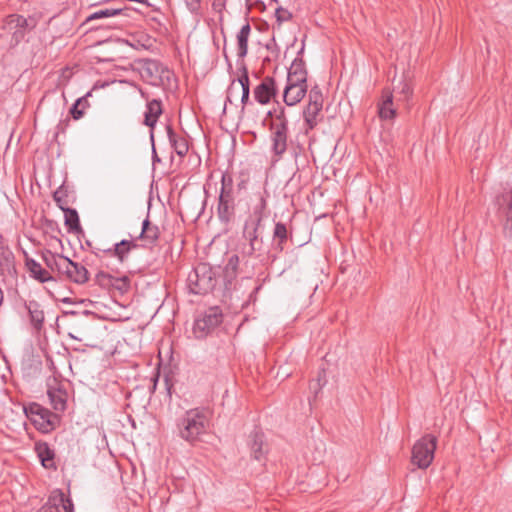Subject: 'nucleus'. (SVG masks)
Returning a JSON list of instances; mask_svg holds the SVG:
<instances>
[{"mask_svg": "<svg viewBox=\"0 0 512 512\" xmlns=\"http://www.w3.org/2000/svg\"><path fill=\"white\" fill-rule=\"evenodd\" d=\"M176 426L178 436L191 445H195L206 434L209 427V419L205 409L193 408L187 410L177 419Z\"/></svg>", "mask_w": 512, "mask_h": 512, "instance_id": "1", "label": "nucleus"}, {"mask_svg": "<svg viewBox=\"0 0 512 512\" xmlns=\"http://www.w3.org/2000/svg\"><path fill=\"white\" fill-rule=\"evenodd\" d=\"M236 190L232 174L224 172L221 177V188L217 198V217L223 225H229L236 217Z\"/></svg>", "mask_w": 512, "mask_h": 512, "instance_id": "2", "label": "nucleus"}, {"mask_svg": "<svg viewBox=\"0 0 512 512\" xmlns=\"http://www.w3.org/2000/svg\"><path fill=\"white\" fill-rule=\"evenodd\" d=\"M217 269H221L220 266ZM216 267L208 263H199L189 273L187 282L189 291L195 295H207L212 293L218 282Z\"/></svg>", "mask_w": 512, "mask_h": 512, "instance_id": "3", "label": "nucleus"}, {"mask_svg": "<svg viewBox=\"0 0 512 512\" xmlns=\"http://www.w3.org/2000/svg\"><path fill=\"white\" fill-rule=\"evenodd\" d=\"M23 411L35 429L43 434L51 433L60 425V416L37 402L24 405Z\"/></svg>", "mask_w": 512, "mask_h": 512, "instance_id": "4", "label": "nucleus"}, {"mask_svg": "<svg viewBox=\"0 0 512 512\" xmlns=\"http://www.w3.org/2000/svg\"><path fill=\"white\" fill-rule=\"evenodd\" d=\"M262 230V225L244 224L243 238L247 241L248 248L243 253L248 257L259 258L261 261L266 258L273 263L277 260V254L269 252L268 245L264 242Z\"/></svg>", "mask_w": 512, "mask_h": 512, "instance_id": "5", "label": "nucleus"}, {"mask_svg": "<svg viewBox=\"0 0 512 512\" xmlns=\"http://www.w3.org/2000/svg\"><path fill=\"white\" fill-rule=\"evenodd\" d=\"M323 103L322 90L318 84H315L308 92V102L302 111L306 134L324 120Z\"/></svg>", "mask_w": 512, "mask_h": 512, "instance_id": "6", "label": "nucleus"}, {"mask_svg": "<svg viewBox=\"0 0 512 512\" xmlns=\"http://www.w3.org/2000/svg\"><path fill=\"white\" fill-rule=\"evenodd\" d=\"M436 447L437 437L425 434L413 445L411 463L419 469L428 468L434 459Z\"/></svg>", "mask_w": 512, "mask_h": 512, "instance_id": "7", "label": "nucleus"}, {"mask_svg": "<svg viewBox=\"0 0 512 512\" xmlns=\"http://www.w3.org/2000/svg\"><path fill=\"white\" fill-rule=\"evenodd\" d=\"M222 322V309L219 306L209 307L195 319L193 333L197 339H204Z\"/></svg>", "mask_w": 512, "mask_h": 512, "instance_id": "8", "label": "nucleus"}, {"mask_svg": "<svg viewBox=\"0 0 512 512\" xmlns=\"http://www.w3.org/2000/svg\"><path fill=\"white\" fill-rule=\"evenodd\" d=\"M139 63H141V76L151 85L169 83L173 76V72L158 60L143 59Z\"/></svg>", "mask_w": 512, "mask_h": 512, "instance_id": "9", "label": "nucleus"}, {"mask_svg": "<svg viewBox=\"0 0 512 512\" xmlns=\"http://www.w3.org/2000/svg\"><path fill=\"white\" fill-rule=\"evenodd\" d=\"M497 216L503 225V234L512 238V190H507L496 196Z\"/></svg>", "mask_w": 512, "mask_h": 512, "instance_id": "10", "label": "nucleus"}, {"mask_svg": "<svg viewBox=\"0 0 512 512\" xmlns=\"http://www.w3.org/2000/svg\"><path fill=\"white\" fill-rule=\"evenodd\" d=\"M139 245L135 240H127L123 239L120 242L113 244L109 248H101L96 247L92 250V254H94L97 258L113 257L116 258L120 263H124L133 249L138 248Z\"/></svg>", "mask_w": 512, "mask_h": 512, "instance_id": "11", "label": "nucleus"}, {"mask_svg": "<svg viewBox=\"0 0 512 512\" xmlns=\"http://www.w3.org/2000/svg\"><path fill=\"white\" fill-rule=\"evenodd\" d=\"M66 268L59 270L58 275L60 279H65L76 284H85L89 281L90 273L87 268L81 263L74 262L68 257L64 259Z\"/></svg>", "mask_w": 512, "mask_h": 512, "instance_id": "12", "label": "nucleus"}, {"mask_svg": "<svg viewBox=\"0 0 512 512\" xmlns=\"http://www.w3.org/2000/svg\"><path fill=\"white\" fill-rule=\"evenodd\" d=\"M254 99L261 105H266L275 100L278 95V87L274 77L265 76L254 88Z\"/></svg>", "mask_w": 512, "mask_h": 512, "instance_id": "13", "label": "nucleus"}, {"mask_svg": "<svg viewBox=\"0 0 512 512\" xmlns=\"http://www.w3.org/2000/svg\"><path fill=\"white\" fill-rule=\"evenodd\" d=\"M247 445L251 451V457L257 461L266 460L268 444L261 428L255 427L248 435Z\"/></svg>", "mask_w": 512, "mask_h": 512, "instance_id": "14", "label": "nucleus"}, {"mask_svg": "<svg viewBox=\"0 0 512 512\" xmlns=\"http://www.w3.org/2000/svg\"><path fill=\"white\" fill-rule=\"evenodd\" d=\"M269 130L271 131V150L273 152V155L276 156L277 159H280L287 151L289 128L285 126H269Z\"/></svg>", "mask_w": 512, "mask_h": 512, "instance_id": "15", "label": "nucleus"}, {"mask_svg": "<svg viewBox=\"0 0 512 512\" xmlns=\"http://www.w3.org/2000/svg\"><path fill=\"white\" fill-rule=\"evenodd\" d=\"M292 230L288 228L284 222H276L273 229L272 241H273V254L277 256L282 253L288 240H292Z\"/></svg>", "mask_w": 512, "mask_h": 512, "instance_id": "16", "label": "nucleus"}, {"mask_svg": "<svg viewBox=\"0 0 512 512\" xmlns=\"http://www.w3.org/2000/svg\"><path fill=\"white\" fill-rule=\"evenodd\" d=\"M307 92V83L302 84L286 81V86L283 90V101L287 106H294L305 97Z\"/></svg>", "mask_w": 512, "mask_h": 512, "instance_id": "17", "label": "nucleus"}, {"mask_svg": "<svg viewBox=\"0 0 512 512\" xmlns=\"http://www.w3.org/2000/svg\"><path fill=\"white\" fill-rule=\"evenodd\" d=\"M15 257L9 246L0 236V275L14 276L16 275Z\"/></svg>", "mask_w": 512, "mask_h": 512, "instance_id": "18", "label": "nucleus"}, {"mask_svg": "<svg viewBox=\"0 0 512 512\" xmlns=\"http://www.w3.org/2000/svg\"><path fill=\"white\" fill-rule=\"evenodd\" d=\"M239 263V256L232 254L222 268L223 296L226 295V292L231 290V286L237 278Z\"/></svg>", "mask_w": 512, "mask_h": 512, "instance_id": "19", "label": "nucleus"}, {"mask_svg": "<svg viewBox=\"0 0 512 512\" xmlns=\"http://www.w3.org/2000/svg\"><path fill=\"white\" fill-rule=\"evenodd\" d=\"M34 450L40 460L41 465L46 469L56 470L55 451L45 441L35 442Z\"/></svg>", "mask_w": 512, "mask_h": 512, "instance_id": "20", "label": "nucleus"}, {"mask_svg": "<svg viewBox=\"0 0 512 512\" xmlns=\"http://www.w3.org/2000/svg\"><path fill=\"white\" fill-rule=\"evenodd\" d=\"M147 109L144 114L143 124L148 126L150 130V139L153 142L154 133L153 129L158 121V118L163 112L162 102L159 99H153L147 103Z\"/></svg>", "mask_w": 512, "mask_h": 512, "instance_id": "21", "label": "nucleus"}, {"mask_svg": "<svg viewBox=\"0 0 512 512\" xmlns=\"http://www.w3.org/2000/svg\"><path fill=\"white\" fill-rule=\"evenodd\" d=\"M24 306L28 311L31 326L37 332L44 328L45 314L39 302L36 300L25 301Z\"/></svg>", "mask_w": 512, "mask_h": 512, "instance_id": "22", "label": "nucleus"}, {"mask_svg": "<svg viewBox=\"0 0 512 512\" xmlns=\"http://www.w3.org/2000/svg\"><path fill=\"white\" fill-rule=\"evenodd\" d=\"M378 115L382 120H392L397 115L393 107V92L389 88L382 90V101L378 103Z\"/></svg>", "mask_w": 512, "mask_h": 512, "instance_id": "23", "label": "nucleus"}, {"mask_svg": "<svg viewBox=\"0 0 512 512\" xmlns=\"http://www.w3.org/2000/svg\"><path fill=\"white\" fill-rule=\"evenodd\" d=\"M160 237L159 227L152 224L149 216L144 219L142 223V229L140 235L136 239H140L145 242L143 247H153Z\"/></svg>", "mask_w": 512, "mask_h": 512, "instance_id": "24", "label": "nucleus"}, {"mask_svg": "<svg viewBox=\"0 0 512 512\" xmlns=\"http://www.w3.org/2000/svg\"><path fill=\"white\" fill-rule=\"evenodd\" d=\"M25 255V267L28 270L30 276L40 283L55 280L50 272L44 269L36 260L30 258L26 252Z\"/></svg>", "mask_w": 512, "mask_h": 512, "instance_id": "25", "label": "nucleus"}, {"mask_svg": "<svg viewBox=\"0 0 512 512\" xmlns=\"http://www.w3.org/2000/svg\"><path fill=\"white\" fill-rule=\"evenodd\" d=\"M308 71L302 57H296L290 65L287 73V81L296 83H307Z\"/></svg>", "mask_w": 512, "mask_h": 512, "instance_id": "26", "label": "nucleus"}, {"mask_svg": "<svg viewBox=\"0 0 512 512\" xmlns=\"http://www.w3.org/2000/svg\"><path fill=\"white\" fill-rule=\"evenodd\" d=\"M166 132L170 145L176 154L180 157H184L189 151V144L186 137L178 135L171 124L166 125Z\"/></svg>", "mask_w": 512, "mask_h": 512, "instance_id": "27", "label": "nucleus"}, {"mask_svg": "<svg viewBox=\"0 0 512 512\" xmlns=\"http://www.w3.org/2000/svg\"><path fill=\"white\" fill-rule=\"evenodd\" d=\"M4 21L8 26L14 25L15 31L12 33L11 42L13 46H17L24 40L26 32L28 31L26 27L20 26L21 24L23 25V15L10 14L6 16Z\"/></svg>", "mask_w": 512, "mask_h": 512, "instance_id": "28", "label": "nucleus"}, {"mask_svg": "<svg viewBox=\"0 0 512 512\" xmlns=\"http://www.w3.org/2000/svg\"><path fill=\"white\" fill-rule=\"evenodd\" d=\"M265 194H267V193L266 192H264V194L259 193V201L253 207L252 214L248 217V219L245 221L244 224L262 225V222L266 216V210H267V199H266Z\"/></svg>", "mask_w": 512, "mask_h": 512, "instance_id": "29", "label": "nucleus"}, {"mask_svg": "<svg viewBox=\"0 0 512 512\" xmlns=\"http://www.w3.org/2000/svg\"><path fill=\"white\" fill-rule=\"evenodd\" d=\"M47 395L55 411L63 412L66 409L67 392L64 388H49Z\"/></svg>", "mask_w": 512, "mask_h": 512, "instance_id": "30", "label": "nucleus"}, {"mask_svg": "<svg viewBox=\"0 0 512 512\" xmlns=\"http://www.w3.org/2000/svg\"><path fill=\"white\" fill-rule=\"evenodd\" d=\"M251 33V26L246 22L238 32L237 38V56L243 60L248 53V40Z\"/></svg>", "mask_w": 512, "mask_h": 512, "instance_id": "31", "label": "nucleus"}, {"mask_svg": "<svg viewBox=\"0 0 512 512\" xmlns=\"http://www.w3.org/2000/svg\"><path fill=\"white\" fill-rule=\"evenodd\" d=\"M64 212V223L70 233H83L80 224L79 215L76 209L67 207L62 210Z\"/></svg>", "mask_w": 512, "mask_h": 512, "instance_id": "32", "label": "nucleus"}, {"mask_svg": "<svg viewBox=\"0 0 512 512\" xmlns=\"http://www.w3.org/2000/svg\"><path fill=\"white\" fill-rule=\"evenodd\" d=\"M66 256L58 253H53L50 250L46 249L42 252V259L46 266L52 271V272H59V270H63L65 268L63 265L65 264Z\"/></svg>", "mask_w": 512, "mask_h": 512, "instance_id": "33", "label": "nucleus"}, {"mask_svg": "<svg viewBox=\"0 0 512 512\" xmlns=\"http://www.w3.org/2000/svg\"><path fill=\"white\" fill-rule=\"evenodd\" d=\"M63 502V491L61 489L53 490L45 504H43L37 512H61L60 503Z\"/></svg>", "mask_w": 512, "mask_h": 512, "instance_id": "34", "label": "nucleus"}, {"mask_svg": "<svg viewBox=\"0 0 512 512\" xmlns=\"http://www.w3.org/2000/svg\"><path fill=\"white\" fill-rule=\"evenodd\" d=\"M91 94V91L87 92L86 95L78 98L71 106L69 114L74 120H79L84 116L85 110L89 107L88 97L91 96Z\"/></svg>", "mask_w": 512, "mask_h": 512, "instance_id": "35", "label": "nucleus"}, {"mask_svg": "<svg viewBox=\"0 0 512 512\" xmlns=\"http://www.w3.org/2000/svg\"><path fill=\"white\" fill-rule=\"evenodd\" d=\"M93 313L87 310H84L81 313H78L76 311H65L64 315H71V316H80L79 319L75 321V325L78 327H75L74 331L79 335H84L85 330L89 327V323L86 321V318H88Z\"/></svg>", "mask_w": 512, "mask_h": 512, "instance_id": "36", "label": "nucleus"}, {"mask_svg": "<svg viewBox=\"0 0 512 512\" xmlns=\"http://www.w3.org/2000/svg\"><path fill=\"white\" fill-rule=\"evenodd\" d=\"M276 105L273 107L274 120L271 121L269 126L274 127H288V118L286 116L285 107L282 106L279 101L275 100Z\"/></svg>", "mask_w": 512, "mask_h": 512, "instance_id": "37", "label": "nucleus"}, {"mask_svg": "<svg viewBox=\"0 0 512 512\" xmlns=\"http://www.w3.org/2000/svg\"><path fill=\"white\" fill-rule=\"evenodd\" d=\"M154 39L148 34H141L138 37L133 39V42L130 43V46L139 50H150L153 47Z\"/></svg>", "mask_w": 512, "mask_h": 512, "instance_id": "38", "label": "nucleus"}, {"mask_svg": "<svg viewBox=\"0 0 512 512\" xmlns=\"http://www.w3.org/2000/svg\"><path fill=\"white\" fill-rule=\"evenodd\" d=\"M68 190L67 187L62 184L58 187L56 191L53 193V200L56 202L57 206L63 210L68 207Z\"/></svg>", "mask_w": 512, "mask_h": 512, "instance_id": "39", "label": "nucleus"}, {"mask_svg": "<svg viewBox=\"0 0 512 512\" xmlns=\"http://www.w3.org/2000/svg\"><path fill=\"white\" fill-rule=\"evenodd\" d=\"M120 13H121V10L115 9V7L100 9V10L90 14L87 17L86 22H89L92 20H97V19H102V18L114 17V16L119 15Z\"/></svg>", "mask_w": 512, "mask_h": 512, "instance_id": "40", "label": "nucleus"}, {"mask_svg": "<svg viewBox=\"0 0 512 512\" xmlns=\"http://www.w3.org/2000/svg\"><path fill=\"white\" fill-rule=\"evenodd\" d=\"M114 276L111 274L99 271L95 276V283L103 289H110L113 285Z\"/></svg>", "mask_w": 512, "mask_h": 512, "instance_id": "41", "label": "nucleus"}, {"mask_svg": "<svg viewBox=\"0 0 512 512\" xmlns=\"http://www.w3.org/2000/svg\"><path fill=\"white\" fill-rule=\"evenodd\" d=\"M239 71L241 72L238 82L241 85L242 91H250L249 72L244 61H241Z\"/></svg>", "mask_w": 512, "mask_h": 512, "instance_id": "42", "label": "nucleus"}, {"mask_svg": "<svg viewBox=\"0 0 512 512\" xmlns=\"http://www.w3.org/2000/svg\"><path fill=\"white\" fill-rule=\"evenodd\" d=\"M131 286V281L128 276L122 277H114L113 285L111 288H114L120 291L122 294L128 292Z\"/></svg>", "mask_w": 512, "mask_h": 512, "instance_id": "43", "label": "nucleus"}, {"mask_svg": "<svg viewBox=\"0 0 512 512\" xmlns=\"http://www.w3.org/2000/svg\"><path fill=\"white\" fill-rule=\"evenodd\" d=\"M275 16L278 24L289 21L292 18V13L283 7H278L275 11Z\"/></svg>", "mask_w": 512, "mask_h": 512, "instance_id": "44", "label": "nucleus"}, {"mask_svg": "<svg viewBox=\"0 0 512 512\" xmlns=\"http://www.w3.org/2000/svg\"><path fill=\"white\" fill-rule=\"evenodd\" d=\"M400 85H401V88L398 93L402 95V98H399V100L408 101L413 93L412 88L410 87V85L408 83H406L404 81H401Z\"/></svg>", "mask_w": 512, "mask_h": 512, "instance_id": "45", "label": "nucleus"}, {"mask_svg": "<svg viewBox=\"0 0 512 512\" xmlns=\"http://www.w3.org/2000/svg\"><path fill=\"white\" fill-rule=\"evenodd\" d=\"M22 23H23V27H26L28 29V31H32L36 28V26L38 24V19L35 16H28V17L23 16ZM20 26H22V24Z\"/></svg>", "mask_w": 512, "mask_h": 512, "instance_id": "46", "label": "nucleus"}, {"mask_svg": "<svg viewBox=\"0 0 512 512\" xmlns=\"http://www.w3.org/2000/svg\"><path fill=\"white\" fill-rule=\"evenodd\" d=\"M185 4L191 13L197 14L201 8V0H185Z\"/></svg>", "mask_w": 512, "mask_h": 512, "instance_id": "47", "label": "nucleus"}, {"mask_svg": "<svg viewBox=\"0 0 512 512\" xmlns=\"http://www.w3.org/2000/svg\"><path fill=\"white\" fill-rule=\"evenodd\" d=\"M60 507L63 508L64 512H74V504L72 500L65 496L63 493V502L60 503Z\"/></svg>", "mask_w": 512, "mask_h": 512, "instance_id": "48", "label": "nucleus"}, {"mask_svg": "<svg viewBox=\"0 0 512 512\" xmlns=\"http://www.w3.org/2000/svg\"><path fill=\"white\" fill-rule=\"evenodd\" d=\"M323 383H319V381L312 380L309 384V389L314 393L315 397L318 392L322 389Z\"/></svg>", "mask_w": 512, "mask_h": 512, "instance_id": "49", "label": "nucleus"}, {"mask_svg": "<svg viewBox=\"0 0 512 512\" xmlns=\"http://www.w3.org/2000/svg\"><path fill=\"white\" fill-rule=\"evenodd\" d=\"M241 104H242L241 111L243 112L245 110V107L248 104H251V101H250V91H242Z\"/></svg>", "mask_w": 512, "mask_h": 512, "instance_id": "50", "label": "nucleus"}, {"mask_svg": "<svg viewBox=\"0 0 512 512\" xmlns=\"http://www.w3.org/2000/svg\"><path fill=\"white\" fill-rule=\"evenodd\" d=\"M115 9H120L121 10V13L118 15V16H123V17H131V14L136 12L135 9L131 8V7H128V6H124V7H115Z\"/></svg>", "mask_w": 512, "mask_h": 512, "instance_id": "51", "label": "nucleus"}, {"mask_svg": "<svg viewBox=\"0 0 512 512\" xmlns=\"http://www.w3.org/2000/svg\"><path fill=\"white\" fill-rule=\"evenodd\" d=\"M69 123H70V119L69 118H66L64 120H61L56 129H57V133H64L67 129V127L69 126Z\"/></svg>", "mask_w": 512, "mask_h": 512, "instance_id": "52", "label": "nucleus"}, {"mask_svg": "<svg viewBox=\"0 0 512 512\" xmlns=\"http://www.w3.org/2000/svg\"><path fill=\"white\" fill-rule=\"evenodd\" d=\"M235 80L231 82L227 89V95L225 100V105L229 102L232 103V96H233V90H234ZM226 109V106L224 107V110Z\"/></svg>", "mask_w": 512, "mask_h": 512, "instance_id": "53", "label": "nucleus"}, {"mask_svg": "<svg viewBox=\"0 0 512 512\" xmlns=\"http://www.w3.org/2000/svg\"><path fill=\"white\" fill-rule=\"evenodd\" d=\"M265 47L267 50H270L272 52H274V51H276L277 53L279 52V48H278V45H277L274 37H272L270 39V41L265 45Z\"/></svg>", "mask_w": 512, "mask_h": 512, "instance_id": "54", "label": "nucleus"}, {"mask_svg": "<svg viewBox=\"0 0 512 512\" xmlns=\"http://www.w3.org/2000/svg\"><path fill=\"white\" fill-rule=\"evenodd\" d=\"M212 7L214 10L221 12L225 8V0H213Z\"/></svg>", "mask_w": 512, "mask_h": 512, "instance_id": "55", "label": "nucleus"}, {"mask_svg": "<svg viewBox=\"0 0 512 512\" xmlns=\"http://www.w3.org/2000/svg\"><path fill=\"white\" fill-rule=\"evenodd\" d=\"M164 381H165V386H166V390H167L168 396H169V398H171V396H172V388H173L172 380L169 378L168 375H166Z\"/></svg>", "mask_w": 512, "mask_h": 512, "instance_id": "56", "label": "nucleus"}, {"mask_svg": "<svg viewBox=\"0 0 512 512\" xmlns=\"http://www.w3.org/2000/svg\"><path fill=\"white\" fill-rule=\"evenodd\" d=\"M315 381H319V383H323V384L326 383V372H325L324 369L319 371L318 377H317V379Z\"/></svg>", "mask_w": 512, "mask_h": 512, "instance_id": "57", "label": "nucleus"}, {"mask_svg": "<svg viewBox=\"0 0 512 512\" xmlns=\"http://www.w3.org/2000/svg\"><path fill=\"white\" fill-rule=\"evenodd\" d=\"M246 185H247V181L246 180L239 181L238 184H237V190L240 191L242 189H245Z\"/></svg>", "mask_w": 512, "mask_h": 512, "instance_id": "58", "label": "nucleus"}, {"mask_svg": "<svg viewBox=\"0 0 512 512\" xmlns=\"http://www.w3.org/2000/svg\"><path fill=\"white\" fill-rule=\"evenodd\" d=\"M46 226L50 229H54L57 226V223L53 220H46Z\"/></svg>", "mask_w": 512, "mask_h": 512, "instance_id": "59", "label": "nucleus"}, {"mask_svg": "<svg viewBox=\"0 0 512 512\" xmlns=\"http://www.w3.org/2000/svg\"><path fill=\"white\" fill-rule=\"evenodd\" d=\"M160 374L159 372H156L154 376L151 378V383L155 384L157 386L158 380H159Z\"/></svg>", "mask_w": 512, "mask_h": 512, "instance_id": "60", "label": "nucleus"}, {"mask_svg": "<svg viewBox=\"0 0 512 512\" xmlns=\"http://www.w3.org/2000/svg\"><path fill=\"white\" fill-rule=\"evenodd\" d=\"M152 147H153V161H154V162H155V161H158V162H159V161H160V159H159V157H158V155H157V153H156L155 146H154V141L152 142Z\"/></svg>", "mask_w": 512, "mask_h": 512, "instance_id": "61", "label": "nucleus"}, {"mask_svg": "<svg viewBox=\"0 0 512 512\" xmlns=\"http://www.w3.org/2000/svg\"><path fill=\"white\" fill-rule=\"evenodd\" d=\"M85 245L90 249L91 252L96 248V246H94L93 243L89 240H86Z\"/></svg>", "mask_w": 512, "mask_h": 512, "instance_id": "62", "label": "nucleus"}, {"mask_svg": "<svg viewBox=\"0 0 512 512\" xmlns=\"http://www.w3.org/2000/svg\"><path fill=\"white\" fill-rule=\"evenodd\" d=\"M47 361L49 362V368L50 370H55V365H54V362L51 358H47Z\"/></svg>", "mask_w": 512, "mask_h": 512, "instance_id": "63", "label": "nucleus"}, {"mask_svg": "<svg viewBox=\"0 0 512 512\" xmlns=\"http://www.w3.org/2000/svg\"><path fill=\"white\" fill-rule=\"evenodd\" d=\"M266 117L267 118H272V120H274V113H273V109L269 110L266 114Z\"/></svg>", "mask_w": 512, "mask_h": 512, "instance_id": "64", "label": "nucleus"}]
</instances>
